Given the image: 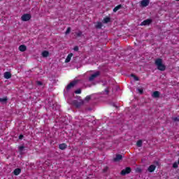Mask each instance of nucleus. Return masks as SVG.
Instances as JSON below:
<instances>
[{
  "label": "nucleus",
  "mask_w": 179,
  "mask_h": 179,
  "mask_svg": "<svg viewBox=\"0 0 179 179\" xmlns=\"http://www.w3.org/2000/svg\"><path fill=\"white\" fill-rule=\"evenodd\" d=\"M36 85H37V86H43V82H41V81H39V80H37L36 82Z\"/></svg>",
  "instance_id": "393cba45"
},
{
  "label": "nucleus",
  "mask_w": 179,
  "mask_h": 179,
  "mask_svg": "<svg viewBox=\"0 0 179 179\" xmlns=\"http://www.w3.org/2000/svg\"><path fill=\"white\" fill-rule=\"evenodd\" d=\"M75 93H76V94H80V93H82V90L78 89L75 91Z\"/></svg>",
  "instance_id": "bb28decb"
},
{
  "label": "nucleus",
  "mask_w": 179,
  "mask_h": 179,
  "mask_svg": "<svg viewBox=\"0 0 179 179\" xmlns=\"http://www.w3.org/2000/svg\"><path fill=\"white\" fill-rule=\"evenodd\" d=\"M136 72H138L139 73H142V72L143 71H142V68H138L137 69Z\"/></svg>",
  "instance_id": "473e14b6"
},
{
  "label": "nucleus",
  "mask_w": 179,
  "mask_h": 179,
  "mask_svg": "<svg viewBox=\"0 0 179 179\" xmlns=\"http://www.w3.org/2000/svg\"><path fill=\"white\" fill-rule=\"evenodd\" d=\"M178 179H179V178H178Z\"/></svg>",
  "instance_id": "a19ab883"
},
{
  "label": "nucleus",
  "mask_w": 179,
  "mask_h": 179,
  "mask_svg": "<svg viewBox=\"0 0 179 179\" xmlns=\"http://www.w3.org/2000/svg\"><path fill=\"white\" fill-rule=\"evenodd\" d=\"M131 78H134V80H136V81L139 80V78L138 76H136V75L131 74Z\"/></svg>",
  "instance_id": "5701e85b"
},
{
  "label": "nucleus",
  "mask_w": 179,
  "mask_h": 179,
  "mask_svg": "<svg viewBox=\"0 0 179 179\" xmlns=\"http://www.w3.org/2000/svg\"><path fill=\"white\" fill-rule=\"evenodd\" d=\"M131 167H126L125 169L122 170L120 172L121 176H127V174H129L131 173Z\"/></svg>",
  "instance_id": "39448f33"
},
{
  "label": "nucleus",
  "mask_w": 179,
  "mask_h": 179,
  "mask_svg": "<svg viewBox=\"0 0 179 179\" xmlns=\"http://www.w3.org/2000/svg\"><path fill=\"white\" fill-rule=\"evenodd\" d=\"M105 92H106V93H107V94H108V93H109V91L106 89V90H105Z\"/></svg>",
  "instance_id": "58836bf2"
},
{
  "label": "nucleus",
  "mask_w": 179,
  "mask_h": 179,
  "mask_svg": "<svg viewBox=\"0 0 179 179\" xmlns=\"http://www.w3.org/2000/svg\"><path fill=\"white\" fill-rule=\"evenodd\" d=\"M108 170V166H106V167L103 169V173H106V172H107Z\"/></svg>",
  "instance_id": "72a5a7b5"
},
{
  "label": "nucleus",
  "mask_w": 179,
  "mask_h": 179,
  "mask_svg": "<svg viewBox=\"0 0 179 179\" xmlns=\"http://www.w3.org/2000/svg\"><path fill=\"white\" fill-rule=\"evenodd\" d=\"M8 101V96L0 98V103H6Z\"/></svg>",
  "instance_id": "4be33fe9"
},
{
  "label": "nucleus",
  "mask_w": 179,
  "mask_h": 179,
  "mask_svg": "<svg viewBox=\"0 0 179 179\" xmlns=\"http://www.w3.org/2000/svg\"><path fill=\"white\" fill-rule=\"evenodd\" d=\"M157 69H159V71H166V68H157Z\"/></svg>",
  "instance_id": "c9c22d12"
},
{
  "label": "nucleus",
  "mask_w": 179,
  "mask_h": 179,
  "mask_svg": "<svg viewBox=\"0 0 179 179\" xmlns=\"http://www.w3.org/2000/svg\"><path fill=\"white\" fill-rule=\"evenodd\" d=\"M66 148H67L66 143H62L59 145V149H60V150H65Z\"/></svg>",
  "instance_id": "dca6fc26"
},
{
  "label": "nucleus",
  "mask_w": 179,
  "mask_h": 179,
  "mask_svg": "<svg viewBox=\"0 0 179 179\" xmlns=\"http://www.w3.org/2000/svg\"><path fill=\"white\" fill-rule=\"evenodd\" d=\"M70 33H71V27H68L65 32V34H69Z\"/></svg>",
  "instance_id": "cd10ccee"
},
{
  "label": "nucleus",
  "mask_w": 179,
  "mask_h": 179,
  "mask_svg": "<svg viewBox=\"0 0 179 179\" xmlns=\"http://www.w3.org/2000/svg\"><path fill=\"white\" fill-rule=\"evenodd\" d=\"M152 96L154 97V99H157V98L160 97V92L155 91L152 93Z\"/></svg>",
  "instance_id": "9b49d317"
},
{
  "label": "nucleus",
  "mask_w": 179,
  "mask_h": 179,
  "mask_svg": "<svg viewBox=\"0 0 179 179\" xmlns=\"http://www.w3.org/2000/svg\"><path fill=\"white\" fill-rule=\"evenodd\" d=\"M178 164H179V158H178Z\"/></svg>",
  "instance_id": "ea45409f"
},
{
  "label": "nucleus",
  "mask_w": 179,
  "mask_h": 179,
  "mask_svg": "<svg viewBox=\"0 0 179 179\" xmlns=\"http://www.w3.org/2000/svg\"><path fill=\"white\" fill-rule=\"evenodd\" d=\"M92 99V96H87L85 97V101H89Z\"/></svg>",
  "instance_id": "c85d7f7f"
},
{
  "label": "nucleus",
  "mask_w": 179,
  "mask_h": 179,
  "mask_svg": "<svg viewBox=\"0 0 179 179\" xmlns=\"http://www.w3.org/2000/svg\"><path fill=\"white\" fill-rule=\"evenodd\" d=\"M142 145H143V141H142V140H138L136 143V146L138 148H142Z\"/></svg>",
  "instance_id": "aec40b11"
},
{
  "label": "nucleus",
  "mask_w": 179,
  "mask_h": 179,
  "mask_svg": "<svg viewBox=\"0 0 179 179\" xmlns=\"http://www.w3.org/2000/svg\"><path fill=\"white\" fill-rule=\"evenodd\" d=\"M155 65L157 66V68H166V66L163 64V59L160 58L155 59Z\"/></svg>",
  "instance_id": "f257e3e1"
},
{
  "label": "nucleus",
  "mask_w": 179,
  "mask_h": 179,
  "mask_svg": "<svg viewBox=\"0 0 179 179\" xmlns=\"http://www.w3.org/2000/svg\"><path fill=\"white\" fill-rule=\"evenodd\" d=\"M110 22H111V18L110 17H106L103 20V23L105 24L110 23Z\"/></svg>",
  "instance_id": "a211bd4d"
},
{
  "label": "nucleus",
  "mask_w": 179,
  "mask_h": 179,
  "mask_svg": "<svg viewBox=\"0 0 179 179\" xmlns=\"http://www.w3.org/2000/svg\"><path fill=\"white\" fill-rule=\"evenodd\" d=\"M24 149V146H23V145L19 147L20 152H23Z\"/></svg>",
  "instance_id": "2f4dec72"
},
{
  "label": "nucleus",
  "mask_w": 179,
  "mask_h": 179,
  "mask_svg": "<svg viewBox=\"0 0 179 179\" xmlns=\"http://www.w3.org/2000/svg\"><path fill=\"white\" fill-rule=\"evenodd\" d=\"M98 76H100V71H96L89 78L90 82H93L96 78H98Z\"/></svg>",
  "instance_id": "20e7f679"
},
{
  "label": "nucleus",
  "mask_w": 179,
  "mask_h": 179,
  "mask_svg": "<svg viewBox=\"0 0 179 179\" xmlns=\"http://www.w3.org/2000/svg\"><path fill=\"white\" fill-rule=\"evenodd\" d=\"M42 57H43V58H47V57L50 56V52L47 51V50H44L42 52Z\"/></svg>",
  "instance_id": "2eb2a0df"
},
{
  "label": "nucleus",
  "mask_w": 179,
  "mask_h": 179,
  "mask_svg": "<svg viewBox=\"0 0 179 179\" xmlns=\"http://www.w3.org/2000/svg\"><path fill=\"white\" fill-rule=\"evenodd\" d=\"M78 83L77 80H73L66 87V90L69 91L73 87H75L76 85Z\"/></svg>",
  "instance_id": "f03ea898"
},
{
  "label": "nucleus",
  "mask_w": 179,
  "mask_h": 179,
  "mask_svg": "<svg viewBox=\"0 0 179 179\" xmlns=\"http://www.w3.org/2000/svg\"><path fill=\"white\" fill-rule=\"evenodd\" d=\"M77 37H80L82 36V31H79L77 34H76Z\"/></svg>",
  "instance_id": "c756f323"
},
{
  "label": "nucleus",
  "mask_w": 179,
  "mask_h": 179,
  "mask_svg": "<svg viewBox=\"0 0 179 179\" xmlns=\"http://www.w3.org/2000/svg\"><path fill=\"white\" fill-rule=\"evenodd\" d=\"M96 29H101L103 27V24L101 22H98L95 25Z\"/></svg>",
  "instance_id": "412c9836"
},
{
  "label": "nucleus",
  "mask_w": 179,
  "mask_h": 179,
  "mask_svg": "<svg viewBox=\"0 0 179 179\" xmlns=\"http://www.w3.org/2000/svg\"><path fill=\"white\" fill-rule=\"evenodd\" d=\"M73 50H74V51H79V47L75 46Z\"/></svg>",
  "instance_id": "f704fd0d"
},
{
  "label": "nucleus",
  "mask_w": 179,
  "mask_h": 179,
  "mask_svg": "<svg viewBox=\"0 0 179 179\" xmlns=\"http://www.w3.org/2000/svg\"><path fill=\"white\" fill-rule=\"evenodd\" d=\"M137 90L140 94H143V90L142 88H138Z\"/></svg>",
  "instance_id": "a878e982"
},
{
  "label": "nucleus",
  "mask_w": 179,
  "mask_h": 179,
  "mask_svg": "<svg viewBox=\"0 0 179 179\" xmlns=\"http://www.w3.org/2000/svg\"><path fill=\"white\" fill-rule=\"evenodd\" d=\"M19 139H20V140L23 139V135L22 134L19 136Z\"/></svg>",
  "instance_id": "4c0bfd02"
},
{
  "label": "nucleus",
  "mask_w": 179,
  "mask_h": 179,
  "mask_svg": "<svg viewBox=\"0 0 179 179\" xmlns=\"http://www.w3.org/2000/svg\"><path fill=\"white\" fill-rule=\"evenodd\" d=\"M73 57V53H69L66 59H65V62L66 64H68V62H71V59H72V57Z\"/></svg>",
  "instance_id": "6e6552de"
},
{
  "label": "nucleus",
  "mask_w": 179,
  "mask_h": 179,
  "mask_svg": "<svg viewBox=\"0 0 179 179\" xmlns=\"http://www.w3.org/2000/svg\"><path fill=\"white\" fill-rule=\"evenodd\" d=\"M19 50L21 51V52H24L27 50V47L24 45H21L19 46Z\"/></svg>",
  "instance_id": "4468645a"
},
{
  "label": "nucleus",
  "mask_w": 179,
  "mask_h": 179,
  "mask_svg": "<svg viewBox=\"0 0 179 179\" xmlns=\"http://www.w3.org/2000/svg\"><path fill=\"white\" fill-rule=\"evenodd\" d=\"M173 169H178V162H174L173 164Z\"/></svg>",
  "instance_id": "b1692460"
},
{
  "label": "nucleus",
  "mask_w": 179,
  "mask_h": 179,
  "mask_svg": "<svg viewBox=\"0 0 179 179\" xmlns=\"http://www.w3.org/2000/svg\"><path fill=\"white\" fill-rule=\"evenodd\" d=\"M121 8H122V5H121V4L117 5V6H115V7L113 8V12L115 13V12H117V10H120V9H121Z\"/></svg>",
  "instance_id": "6ab92c4d"
},
{
  "label": "nucleus",
  "mask_w": 179,
  "mask_h": 179,
  "mask_svg": "<svg viewBox=\"0 0 179 179\" xmlns=\"http://www.w3.org/2000/svg\"><path fill=\"white\" fill-rule=\"evenodd\" d=\"M71 104L73 106H74L75 107H76V108H79V107H80V106H82V103L78 101V100L72 101Z\"/></svg>",
  "instance_id": "0eeeda50"
},
{
  "label": "nucleus",
  "mask_w": 179,
  "mask_h": 179,
  "mask_svg": "<svg viewBox=\"0 0 179 179\" xmlns=\"http://www.w3.org/2000/svg\"><path fill=\"white\" fill-rule=\"evenodd\" d=\"M155 170H156V166H155V165H150L148 167V171L150 173H153V171H155Z\"/></svg>",
  "instance_id": "f3484780"
},
{
  "label": "nucleus",
  "mask_w": 179,
  "mask_h": 179,
  "mask_svg": "<svg viewBox=\"0 0 179 179\" xmlns=\"http://www.w3.org/2000/svg\"><path fill=\"white\" fill-rule=\"evenodd\" d=\"M152 23L151 19H147L141 23V26H149Z\"/></svg>",
  "instance_id": "423d86ee"
},
{
  "label": "nucleus",
  "mask_w": 179,
  "mask_h": 179,
  "mask_svg": "<svg viewBox=\"0 0 179 179\" xmlns=\"http://www.w3.org/2000/svg\"><path fill=\"white\" fill-rule=\"evenodd\" d=\"M22 173V169L20 168H17L13 171L14 176H19Z\"/></svg>",
  "instance_id": "f8f14e48"
},
{
  "label": "nucleus",
  "mask_w": 179,
  "mask_h": 179,
  "mask_svg": "<svg viewBox=\"0 0 179 179\" xmlns=\"http://www.w3.org/2000/svg\"><path fill=\"white\" fill-rule=\"evenodd\" d=\"M114 162H120V160H122V155L117 154L116 157L113 159Z\"/></svg>",
  "instance_id": "ddd939ff"
},
{
  "label": "nucleus",
  "mask_w": 179,
  "mask_h": 179,
  "mask_svg": "<svg viewBox=\"0 0 179 179\" xmlns=\"http://www.w3.org/2000/svg\"><path fill=\"white\" fill-rule=\"evenodd\" d=\"M173 120L175 122H177L179 121V118L178 117H173Z\"/></svg>",
  "instance_id": "7c9ffc66"
},
{
  "label": "nucleus",
  "mask_w": 179,
  "mask_h": 179,
  "mask_svg": "<svg viewBox=\"0 0 179 179\" xmlns=\"http://www.w3.org/2000/svg\"><path fill=\"white\" fill-rule=\"evenodd\" d=\"M3 78L5 79H10V78H12V73L9 71H6L3 74Z\"/></svg>",
  "instance_id": "1a4fd4ad"
},
{
  "label": "nucleus",
  "mask_w": 179,
  "mask_h": 179,
  "mask_svg": "<svg viewBox=\"0 0 179 179\" xmlns=\"http://www.w3.org/2000/svg\"><path fill=\"white\" fill-rule=\"evenodd\" d=\"M31 19V15L30 14H24L21 17V20L22 22H29Z\"/></svg>",
  "instance_id": "7ed1b4c3"
},
{
  "label": "nucleus",
  "mask_w": 179,
  "mask_h": 179,
  "mask_svg": "<svg viewBox=\"0 0 179 179\" xmlns=\"http://www.w3.org/2000/svg\"><path fill=\"white\" fill-rule=\"evenodd\" d=\"M136 171H137L138 173H142V169H141V168H138L137 170H136Z\"/></svg>",
  "instance_id": "e433bc0d"
},
{
  "label": "nucleus",
  "mask_w": 179,
  "mask_h": 179,
  "mask_svg": "<svg viewBox=\"0 0 179 179\" xmlns=\"http://www.w3.org/2000/svg\"><path fill=\"white\" fill-rule=\"evenodd\" d=\"M149 3H150L149 0H142L141 2V6H143L144 8L148 6Z\"/></svg>",
  "instance_id": "9d476101"
}]
</instances>
